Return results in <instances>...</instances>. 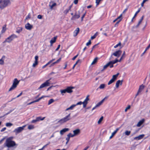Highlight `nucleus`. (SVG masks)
<instances>
[{
  "label": "nucleus",
  "instance_id": "1",
  "mask_svg": "<svg viewBox=\"0 0 150 150\" xmlns=\"http://www.w3.org/2000/svg\"><path fill=\"white\" fill-rule=\"evenodd\" d=\"M13 137H10L7 138L6 142V146L8 148L7 150H14V148H13L14 146H16V148L17 146L15 142L12 141Z\"/></svg>",
  "mask_w": 150,
  "mask_h": 150
},
{
  "label": "nucleus",
  "instance_id": "2",
  "mask_svg": "<svg viewBox=\"0 0 150 150\" xmlns=\"http://www.w3.org/2000/svg\"><path fill=\"white\" fill-rule=\"evenodd\" d=\"M10 0H0V8L2 10L11 4Z\"/></svg>",
  "mask_w": 150,
  "mask_h": 150
},
{
  "label": "nucleus",
  "instance_id": "3",
  "mask_svg": "<svg viewBox=\"0 0 150 150\" xmlns=\"http://www.w3.org/2000/svg\"><path fill=\"white\" fill-rule=\"evenodd\" d=\"M17 38L18 36L16 35L13 34L6 38L5 40L3 42V43H10L13 39Z\"/></svg>",
  "mask_w": 150,
  "mask_h": 150
},
{
  "label": "nucleus",
  "instance_id": "4",
  "mask_svg": "<svg viewBox=\"0 0 150 150\" xmlns=\"http://www.w3.org/2000/svg\"><path fill=\"white\" fill-rule=\"evenodd\" d=\"M19 81H18L17 79H15L13 80L12 85L9 90V91H11L14 89L19 83Z\"/></svg>",
  "mask_w": 150,
  "mask_h": 150
},
{
  "label": "nucleus",
  "instance_id": "5",
  "mask_svg": "<svg viewBox=\"0 0 150 150\" xmlns=\"http://www.w3.org/2000/svg\"><path fill=\"white\" fill-rule=\"evenodd\" d=\"M25 127V125H24L22 127H20L16 128L13 132L15 133L16 135L21 132L24 129Z\"/></svg>",
  "mask_w": 150,
  "mask_h": 150
},
{
  "label": "nucleus",
  "instance_id": "6",
  "mask_svg": "<svg viewBox=\"0 0 150 150\" xmlns=\"http://www.w3.org/2000/svg\"><path fill=\"white\" fill-rule=\"evenodd\" d=\"M72 88L70 87H68L66 89L64 90H61L60 91L61 93L62 94V95H64V93H65L66 92L68 93H71L72 92Z\"/></svg>",
  "mask_w": 150,
  "mask_h": 150
},
{
  "label": "nucleus",
  "instance_id": "7",
  "mask_svg": "<svg viewBox=\"0 0 150 150\" xmlns=\"http://www.w3.org/2000/svg\"><path fill=\"white\" fill-rule=\"evenodd\" d=\"M119 74V73H117L116 74L113 75L112 79L108 82V84L109 85L113 83L116 79Z\"/></svg>",
  "mask_w": 150,
  "mask_h": 150
},
{
  "label": "nucleus",
  "instance_id": "8",
  "mask_svg": "<svg viewBox=\"0 0 150 150\" xmlns=\"http://www.w3.org/2000/svg\"><path fill=\"white\" fill-rule=\"evenodd\" d=\"M49 80L46 81L45 82L42 84L38 88V89L48 86L50 85Z\"/></svg>",
  "mask_w": 150,
  "mask_h": 150
},
{
  "label": "nucleus",
  "instance_id": "9",
  "mask_svg": "<svg viewBox=\"0 0 150 150\" xmlns=\"http://www.w3.org/2000/svg\"><path fill=\"white\" fill-rule=\"evenodd\" d=\"M122 53V51L120 50H118L112 54V55L114 56L119 57L120 56Z\"/></svg>",
  "mask_w": 150,
  "mask_h": 150
},
{
  "label": "nucleus",
  "instance_id": "10",
  "mask_svg": "<svg viewBox=\"0 0 150 150\" xmlns=\"http://www.w3.org/2000/svg\"><path fill=\"white\" fill-rule=\"evenodd\" d=\"M88 96H88L83 102H82V104L83 105V108H85L86 107V105L88 103V101L89 100Z\"/></svg>",
  "mask_w": 150,
  "mask_h": 150
},
{
  "label": "nucleus",
  "instance_id": "11",
  "mask_svg": "<svg viewBox=\"0 0 150 150\" xmlns=\"http://www.w3.org/2000/svg\"><path fill=\"white\" fill-rule=\"evenodd\" d=\"M25 27L26 29L30 30L32 28L33 26L32 25H30L29 23H28L25 24Z\"/></svg>",
  "mask_w": 150,
  "mask_h": 150
},
{
  "label": "nucleus",
  "instance_id": "12",
  "mask_svg": "<svg viewBox=\"0 0 150 150\" xmlns=\"http://www.w3.org/2000/svg\"><path fill=\"white\" fill-rule=\"evenodd\" d=\"M69 129L68 128H65L62 130H61L60 131V134L61 135H63L65 132L68 131Z\"/></svg>",
  "mask_w": 150,
  "mask_h": 150
},
{
  "label": "nucleus",
  "instance_id": "13",
  "mask_svg": "<svg viewBox=\"0 0 150 150\" xmlns=\"http://www.w3.org/2000/svg\"><path fill=\"white\" fill-rule=\"evenodd\" d=\"M38 56H35V61L34 63L33 64V67H35L38 64Z\"/></svg>",
  "mask_w": 150,
  "mask_h": 150
},
{
  "label": "nucleus",
  "instance_id": "14",
  "mask_svg": "<svg viewBox=\"0 0 150 150\" xmlns=\"http://www.w3.org/2000/svg\"><path fill=\"white\" fill-rule=\"evenodd\" d=\"M70 114V113H69L67 115L63 118L66 122L71 119Z\"/></svg>",
  "mask_w": 150,
  "mask_h": 150
},
{
  "label": "nucleus",
  "instance_id": "15",
  "mask_svg": "<svg viewBox=\"0 0 150 150\" xmlns=\"http://www.w3.org/2000/svg\"><path fill=\"white\" fill-rule=\"evenodd\" d=\"M144 135L142 134L138 136L137 137H135L134 138V139L136 140H139L142 139L144 137Z\"/></svg>",
  "mask_w": 150,
  "mask_h": 150
},
{
  "label": "nucleus",
  "instance_id": "16",
  "mask_svg": "<svg viewBox=\"0 0 150 150\" xmlns=\"http://www.w3.org/2000/svg\"><path fill=\"white\" fill-rule=\"evenodd\" d=\"M73 132L74 133V134L75 136L80 134V130L79 129H77L74 130Z\"/></svg>",
  "mask_w": 150,
  "mask_h": 150
},
{
  "label": "nucleus",
  "instance_id": "17",
  "mask_svg": "<svg viewBox=\"0 0 150 150\" xmlns=\"http://www.w3.org/2000/svg\"><path fill=\"white\" fill-rule=\"evenodd\" d=\"M122 80H121V81H120V80H118L117 81V82L116 83L115 86H116V87L117 88H118L119 87V85H121L122 84Z\"/></svg>",
  "mask_w": 150,
  "mask_h": 150
},
{
  "label": "nucleus",
  "instance_id": "18",
  "mask_svg": "<svg viewBox=\"0 0 150 150\" xmlns=\"http://www.w3.org/2000/svg\"><path fill=\"white\" fill-rule=\"evenodd\" d=\"M107 97H105L101 101H100V102L98 103L96 105V106H97L98 107L100 106V105H101L104 102L105 99L107 98Z\"/></svg>",
  "mask_w": 150,
  "mask_h": 150
},
{
  "label": "nucleus",
  "instance_id": "19",
  "mask_svg": "<svg viewBox=\"0 0 150 150\" xmlns=\"http://www.w3.org/2000/svg\"><path fill=\"white\" fill-rule=\"evenodd\" d=\"M80 17L79 14H77L76 13L75 14V15L71 18V19H78Z\"/></svg>",
  "mask_w": 150,
  "mask_h": 150
},
{
  "label": "nucleus",
  "instance_id": "20",
  "mask_svg": "<svg viewBox=\"0 0 150 150\" xmlns=\"http://www.w3.org/2000/svg\"><path fill=\"white\" fill-rule=\"evenodd\" d=\"M56 38H57L55 37H54L53 38H52L51 40L50 41L51 46H52V44L55 42Z\"/></svg>",
  "mask_w": 150,
  "mask_h": 150
},
{
  "label": "nucleus",
  "instance_id": "21",
  "mask_svg": "<svg viewBox=\"0 0 150 150\" xmlns=\"http://www.w3.org/2000/svg\"><path fill=\"white\" fill-rule=\"evenodd\" d=\"M79 31V29L77 28L74 32V36L75 37L76 36Z\"/></svg>",
  "mask_w": 150,
  "mask_h": 150
},
{
  "label": "nucleus",
  "instance_id": "22",
  "mask_svg": "<svg viewBox=\"0 0 150 150\" xmlns=\"http://www.w3.org/2000/svg\"><path fill=\"white\" fill-rule=\"evenodd\" d=\"M5 58V56L3 55L1 59H0V64L3 65L4 63V61Z\"/></svg>",
  "mask_w": 150,
  "mask_h": 150
},
{
  "label": "nucleus",
  "instance_id": "23",
  "mask_svg": "<svg viewBox=\"0 0 150 150\" xmlns=\"http://www.w3.org/2000/svg\"><path fill=\"white\" fill-rule=\"evenodd\" d=\"M144 119H143L142 120H140L138 123L137 125V126L138 127H140L141 125L144 123Z\"/></svg>",
  "mask_w": 150,
  "mask_h": 150
},
{
  "label": "nucleus",
  "instance_id": "24",
  "mask_svg": "<svg viewBox=\"0 0 150 150\" xmlns=\"http://www.w3.org/2000/svg\"><path fill=\"white\" fill-rule=\"evenodd\" d=\"M118 62L119 60L117 59H116L115 60L110 61L108 62L110 64H112L113 65L114 64L117 63Z\"/></svg>",
  "mask_w": 150,
  "mask_h": 150
},
{
  "label": "nucleus",
  "instance_id": "25",
  "mask_svg": "<svg viewBox=\"0 0 150 150\" xmlns=\"http://www.w3.org/2000/svg\"><path fill=\"white\" fill-rule=\"evenodd\" d=\"M75 107V105H74V104L72 105H71L69 107L67 108L65 111H67L69 110H72Z\"/></svg>",
  "mask_w": 150,
  "mask_h": 150
},
{
  "label": "nucleus",
  "instance_id": "26",
  "mask_svg": "<svg viewBox=\"0 0 150 150\" xmlns=\"http://www.w3.org/2000/svg\"><path fill=\"white\" fill-rule=\"evenodd\" d=\"M105 87V85L104 84H102L100 85L99 86L98 88L97 89H104Z\"/></svg>",
  "mask_w": 150,
  "mask_h": 150
},
{
  "label": "nucleus",
  "instance_id": "27",
  "mask_svg": "<svg viewBox=\"0 0 150 150\" xmlns=\"http://www.w3.org/2000/svg\"><path fill=\"white\" fill-rule=\"evenodd\" d=\"M66 122L63 118L61 119L58 121V123H59L60 124H62Z\"/></svg>",
  "mask_w": 150,
  "mask_h": 150
},
{
  "label": "nucleus",
  "instance_id": "28",
  "mask_svg": "<svg viewBox=\"0 0 150 150\" xmlns=\"http://www.w3.org/2000/svg\"><path fill=\"white\" fill-rule=\"evenodd\" d=\"M144 86L142 85L140 86L139 88V90L138 91L140 93L141 92L142 90L144 89Z\"/></svg>",
  "mask_w": 150,
  "mask_h": 150
},
{
  "label": "nucleus",
  "instance_id": "29",
  "mask_svg": "<svg viewBox=\"0 0 150 150\" xmlns=\"http://www.w3.org/2000/svg\"><path fill=\"white\" fill-rule=\"evenodd\" d=\"M45 117H36V119L38 122L40 120H43L45 118Z\"/></svg>",
  "mask_w": 150,
  "mask_h": 150
},
{
  "label": "nucleus",
  "instance_id": "30",
  "mask_svg": "<svg viewBox=\"0 0 150 150\" xmlns=\"http://www.w3.org/2000/svg\"><path fill=\"white\" fill-rule=\"evenodd\" d=\"M140 9H139L135 13L134 16L132 19L131 21H133V19L137 16V14L140 11Z\"/></svg>",
  "mask_w": 150,
  "mask_h": 150
},
{
  "label": "nucleus",
  "instance_id": "31",
  "mask_svg": "<svg viewBox=\"0 0 150 150\" xmlns=\"http://www.w3.org/2000/svg\"><path fill=\"white\" fill-rule=\"evenodd\" d=\"M122 16V14H121L119 16H118L117 18L116 19L114 20L113 21V23H115L116 21H117L120 19H122L121 17Z\"/></svg>",
  "mask_w": 150,
  "mask_h": 150
},
{
  "label": "nucleus",
  "instance_id": "32",
  "mask_svg": "<svg viewBox=\"0 0 150 150\" xmlns=\"http://www.w3.org/2000/svg\"><path fill=\"white\" fill-rule=\"evenodd\" d=\"M17 30L16 32L19 33L22 31V28L21 27H18L17 28Z\"/></svg>",
  "mask_w": 150,
  "mask_h": 150
},
{
  "label": "nucleus",
  "instance_id": "33",
  "mask_svg": "<svg viewBox=\"0 0 150 150\" xmlns=\"http://www.w3.org/2000/svg\"><path fill=\"white\" fill-rule=\"evenodd\" d=\"M6 25H4L2 27V29L1 30V32L2 33H4L6 30Z\"/></svg>",
  "mask_w": 150,
  "mask_h": 150
},
{
  "label": "nucleus",
  "instance_id": "34",
  "mask_svg": "<svg viewBox=\"0 0 150 150\" xmlns=\"http://www.w3.org/2000/svg\"><path fill=\"white\" fill-rule=\"evenodd\" d=\"M98 58L97 57L95 58L91 64V65H93L95 64L97 61Z\"/></svg>",
  "mask_w": 150,
  "mask_h": 150
},
{
  "label": "nucleus",
  "instance_id": "35",
  "mask_svg": "<svg viewBox=\"0 0 150 150\" xmlns=\"http://www.w3.org/2000/svg\"><path fill=\"white\" fill-rule=\"evenodd\" d=\"M98 32H96L94 35L93 36L91 37V39L92 40H93L96 38V36L98 35Z\"/></svg>",
  "mask_w": 150,
  "mask_h": 150
},
{
  "label": "nucleus",
  "instance_id": "36",
  "mask_svg": "<svg viewBox=\"0 0 150 150\" xmlns=\"http://www.w3.org/2000/svg\"><path fill=\"white\" fill-rule=\"evenodd\" d=\"M131 133V131L126 130L125 131V135L127 136H129L130 135V134Z\"/></svg>",
  "mask_w": 150,
  "mask_h": 150
},
{
  "label": "nucleus",
  "instance_id": "37",
  "mask_svg": "<svg viewBox=\"0 0 150 150\" xmlns=\"http://www.w3.org/2000/svg\"><path fill=\"white\" fill-rule=\"evenodd\" d=\"M52 62V60H50L49 62L47 63L46 64L43 66L42 68L43 69H44L48 65H49V64H50V63H51Z\"/></svg>",
  "mask_w": 150,
  "mask_h": 150
},
{
  "label": "nucleus",
  "instance_id": "38",
  "mask_svg": "<svg viewBox=\"0 0 150 150\" xmlns=\"http://www.w3.org/2000/svg\"><path fill=\"white\" fill-rule=\"evenodd\" d=\"M34 128V126L32 125H30L28 126V129H33Z\"/></svg>",
  "mask_w": 150,
  "mask_h": 150
},
{
  "label": "nucleus",
  "instance_id": "39",
  "mask_svg": "<svg viewBox=\"0 0 150 150\" xmlns=\"http://www.w3.org/2000/svg\"><path fill=\"white\" fill-rule=\"evenodd\" d=\"M54 100L52 99H50V100L48 101V105H50V104H51V103H53V102H54Z\"/></svg>",
  "mask_w": 150,
  "mask_h": 150
},
{
  "label": "nucleus",
  "instance_id": "40",
  "mask_svg": "<svg viewBox=\"0 0 150 150\" xmlns=\"http://www.w3.org/2000/svg\"><path fill=\"white\" fill-rule=\"evenodd\" d=\"M56 5V4L55 3H53L52 5H50V7L51 9H52L53 7Z\"/></svg>",
  "mask_w": 150,
  "mask_h": 150
},
{
  "label": "nucleus",
  "instance_id": "41",
  "mask_svg": "<svg viewBox=\"0 0 150 150\" xmlns=\"http://www.w3.org/2000/svg\"><path fill=\"white\" fill-rule=\"evenodd\" d=\"M103 116H102L100 118V119L99 120L98 122V124H100L101 122V121L103 120Z\"/></svg>",
  "mask_w": 150,
  "mask_h": 150
},
{
  "label": "nucleus",
  "instance_id": "42",
  "mask_svg": "<svg viewBox=\"0 0 150 150\" xmlns=\"http://www.w3.org/2000/svg\"><path fill=\"white\" fill-rule=\"evenodd\" d=\"M109 65H110V64L109 63V62H108V63H107L106 65H104V66H103V69H105L106 68H107V67L109 66Z\"/></svg>",
  "mask_w": 150,
  "mask_h": 150
},
{
  "label": "nucleus",
  "instance_id": "43",
  "mask_svg": "<svg viewBox=\"0 0 150 150\" xmlns=\"http://www.w3.org/2000/svg\"><path fill=\"white\" fill-rule=\"evenodd\" d=\"M6 125L7 127H11L13 125V124L10 122H8L6 124Z\"/></svg>",
  "mask_w": 150,
  "mask_h": 150
},
{
  "label": "nucleus",
  "instance_id": "44",
  "mask_svg": "<svg viewBox=\"0 0 150 150\" xmlns=\"http://www.w3.org/2000/svg\"><path fill=\"white\" fill-rule=\"evenodd\" d=\"M125 51L123 53V54L122 56V57H121L120 59L119 60V62H120L121 60H122V58L125 55Z\"/></svg>",
  "mask_w": 150,
  "mask_h": 150
},
{
  "label": "nucleus",
  "instance_id": "45",
  "mask_svg": "<svg viewBox=\"0 0 150 150\" xmlns=\"http://www.w3.org/2000/svg\"><path fill=\"white\" fill-rule=\"evenodd\" d=\"M122 19H120L118 21H117L116 24L115 25V27L116 26H117L118 24L120 23V22L122 20Z\"/></svg>",
  "mask_w": 150,
  "mask_h": 150
},
{
  "label": "nucleus",
  "instance_id": "46",
  "mask_svg": "<svg viewBox=\"0 0 150 150\" xmlns=\"http://www.w3.org/2000/svg\"><path fill=\"white\" fill-rule=\"evenodd\" d=\"M116 133L115 132H113L112 133L110 137V139H111L115 134Z\"/></svg>",
  "mask_w": 150,
  "mask_h": 150
},
{
  "label": "nucleus",
  "instance_id": "47",
  "mask_svg": "<svg viewBox=\"0 0 150 150\" xmlns=\"http://www.w3.org/2000/svg\"><path fill=\"white\" fill-rule=\"evenodd\" d=\"M101 1L100 0H96V6H97L98 5Z\"/></svg>",
  "mask_w": 150,
  "mask_h": 150
},
{
  "label": "nucleus",
  "instance_id": "48",
  "mask_svg": "<svg viewBox=\"0 0 150 150\" xmlns=\"http://www.w3.org/2000/svg\"><path fill=\"white\" fill-rule=\"evenodd\" d=\"M69 11H70L67 8L64 11V13L67 14V13H68L69 12Z\"/></svg>",
  "mask_w": 150,
  "mask_h": 150
},
{
  "label": "nucleus",
  "instance_id": "49",
  "mask_svg": "<svg viewBox=\"0 0 150 150\" xmlns=\"http://www.w3.org/2000/svg\"><path fill=\"white\" fill-rule=\"evenodd\" d=\"M67 136H69V137L70 138V137H74V134H71V133H69V134H68L67 135Z\"/></svg>",
  "mask_w": 150,
  "mask_h": 150
},
{
  "label": "nucleus",
  "instance_id": "50",
  "mask_svg": "<svg viewBox=\"0 0 150 150\" xmlns=\"http://www.w3.org/2000/svg\"><path fill=\"white\" fill-rule=\"evenodd\" d=\"M82 104V102L81 101H80V102L77 103L76 104H74V105H75V106H76L78 105H81Z\"/></svg>",
  "mask_w": 150,
  "mask_h": 150
},
{
  "label": "nucleus",
  "instance_id": "51",
  "mask_svg": "<svg viewBox=\"0 0 150 150\" xmlns=\"http://www.w3.org/2000/svg\"><path fill=\"white\" fill-rule=\"evenodd\" d=\"M130 108V105H129L125 109V112H127V110L128 109H129Z\"/></svg>",
  "mask_w": 150,
  "mask_h": 150
},
{
  "label": "nucleus",
  "instance_id": "52",
  "mask_svg": "<svg viewBox=\"0 0 150 150\" xmlns=\"http://www.w3.org/2000/svg\"><path fill=\"white\" fill-rule=\"evenodd\" d=\"M121 43L120 42L118 44L116 45L115 46H114V47L115 48H116L118 46L121 45Z\"/></svg>",
  "mask_w": 150,
  "mask_h": 150
},
{
  "label": "nucleus",
  "instance_id": "53",
  "mask_svg": "<svg viewBox=\"0 0 150 150\" xmlns=\"http://www.w3.org/2000/svg\"><path fill=\"white\" fill-rule=\"evenodd\" d=\"M14 109H12V110H10L9 111L6 113L5 115H4V116H5V115H7L8 114H9V113H10L11 112H12L13 110Z\"/></svg>",
  "mask_w": 150,
  "mask_h": 150
},
{
  "label": "nucleus",
  "instance_id": "54",
  "mask_svg": "<svg viewBox=\"0 0 150 150\" xmlns=\"http://www.w3.org/2000/svg\"><path fill=\"white\" fill-rule=\"evenodd\" d=\"M30 14L29 13L28 14V15L26 17V19H27L28 18H30Z\"/></svg>",
  "mask_w": 150,
  "mask_h": 150
},
{
  "label": "nucleus",
  "instance_id": "55",
  "mask_svg": "<svg viewBox=\"0 0 150 150\" xmlns=\"http://www.w3.org/2000/svg\"><path fill=\"white\" fill-rule=\"evenodd\" d=\"M86 14V12H85L82 16L81 17V21H83V19L84 17L85 16Z\"/></svg>",
  "mask_w": 150,
  "mask_h": 150
},
{
  "label": "nucleus",
  "instance_id": "56",
  "mask_svg": "<svg viewBox=\"0 0 150 150\" xmlns=\"http://www.w3.org/2000/svg\"><path fill=\"white\" fill-rule=\"evenodd\" d=\"M91 40H89L88 41V42L86 43V45L88 46L89 45H91Z\"/></svg>",
  "mask_w": 150,
  "mask_h": 150
},
{
  "label": "nucleus",
  "instance_id": "57",
  "mask_svg": "<svg viewBox=\"0 0 150 150\" xmlns=\"http://www.w3.org/2000/svg\"><path fill=\"white\" fill-rule=\"evenodd\" d=\"M37 122H38V121H37V120L36 118V119H35V120H32L31 122V123H35Z\"/></svg>",
  "mask_w": 150,
  "mask_h": 150
},
{
  "label": "nucleus",
  "instance_id": "58",
  "mask_svg": "<svg viewBox=\"0 0 150 150\" xmlns=\"http://www.w3.org/2000/svg\"><path fill=\"white\" fill-rule=\"evenodd\" d=\"M142 21H141V20L140 19L137 25V27L139 26V25H140V24L141 23Z\"/></svg>",
  "mask_w": 150,
  "mask_h": 150
},
{
  "label": "nucleus",
  "instance_id": "59",
  "mask_svg": "<svg viewBox=\"0 0 150 150\" xmlns=\"http://www.w3.org/2000/svg\"><path fill=\"white\" fill-rule=\"evenodd\" d=\"M78 55H79V54H77L74 57L72 58V60H74L76 59V58L78 56Z\"/></svg>",
  "mask_w": 150,
  "mask_h": 150
},
{
  "label": "nucleus",
  "instance_id": "60",
  "mask_svg": "<svg viewBox=\"0 0 150 150\" xmlns=\"http://www.w3.org/2000/svg\"><path fill=\"white\" fill-rule=\"evenodd\" d=\"M37 18L39 19H41L42 18V17L41 15H39L38 16Z\"/></svg>",
  "mask_w": 150,
  "mask_h": 150
},
{
  "label": "nucleus",
  "instance_id": "61",
  "mask_svg": "<svg viewBox=\"0 0 150 150\" xmlns=\"http://www.w3.org/2000/svg\"><path fill=\"white\" fill-rule=\"evenodd\" d=\"M47 96H42L40 98H39V99H40V100L41 99L43 98H44L47 97Z\"/></svg>",
  "mask_w": 150,
  "mask_h": 150
},
{
  "label": "nucleus",
  "instance_id": "62",
  "mask_svg": "<svg viewBox=\"0 0 150 150\" xmlns=\"http://www.w3.org/2000/svg\"><path fill=\"white\" fill-rule=\"evenodd\" d=\"M67 137L66 138V140L67 141H69L70 139V137H69V136L67 135Z\"/></svg>",
  "mask_w": 150,
  "mask_h": 150
},
{
  "label": "nucleus",
  "instance_id": "63",
  "mask_svg": "<svg viewBox=\"0 0 150 150\" xmlns=\"http://www.w3.org/2000/svg\"><path fill=\"white\" fill-rule=\"evenodd\" d=\"M78 0H74V3L75 4H76L78 3Z\"/></svg>",
  "mask_w": 150,
  "mask_h": 150
},
{
  "label": "nucleus",
  "instance_id": "64",
  "mask_svg": "<svg viewBox=\"0 0 150 150\" xmlns=\"http://www.w3.org/2000/svg\"><path fill=\"white\" fill-rule=\"evenodd\" d=\"M6 129V127L3 128L2 129H1V132H3V131H4Z\"/></svg>",
  "mask_w": 150,
  "mask_h": 150
}]
</instances>
